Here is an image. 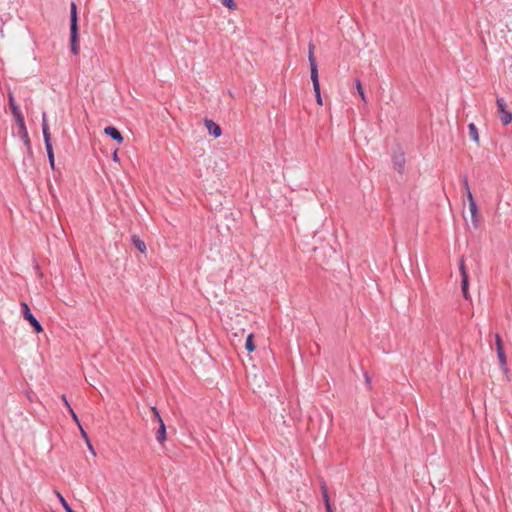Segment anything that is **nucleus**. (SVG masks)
Masks as SVG:
<instances>
[{"label": "nucleus", "instance_id": "obj_1", "mask_svg": "<svg viewBox=\"0 0 512 512\" xmlns=\"http://www.w3.org/2000/svg\"><path fill=\"white\" fill-rule=\"evenodd\" d=\"M70 49L73 55L79 54V26L77 5L72 2L70 8Z\"/></svg>", "mask_w": 512, "mask_h": 512}, {"label": "nucleus", "instance_id": "obj_2", "mask_svg": "<svg viewBox=\"0 0 512 512\" xmlns=\"http://www.w3.org/2000/svg\"><path fill=\"white\" fill-rule=\"evenodd\" d=\"M42 134L45 144V149L47 152L48 161L52 170H55V156L53 151V146L51 142V133L48 126L47 114L46 112L42 113Z\"/></svg>", "mask_w": 512, "mask_h": 512}, {"label": "nucleus", "instance_id": "obj_4", "mask_svg": "<svg viewBox=\"0 0 512 512\" xmlns=\"http://www.w3.org/2000/svg\"><path fill=\"white\" fill-rule=\"evenodd\" d=\"M21 311L23 314V318L29 322V324L33 327L36 333H41L43 331V327L41 323L36 319V317L32 314L29 305L26 302L21 303Z\"/></svg>", "mask_w": 512, "mask_h": 512}, {"label": "nucleus", "instance_id": "obj_17", "mask_svg": "<svg viewBox=\"0 0 512 512\" xmlns=\"http://www.w3.org/2000/svg\"><path fill=\"white\" fill-rule=\"evenodd\" d=\"M245 348L248 352H253L256 349V346L254 343V335L252 333L249 334L246 338Z\"/></svg>", "mask_w": 512, "mask_h": 512}, {"label": "nucleus", "instance_id": "obj_5", "mask_svg": "<svg viewBox=\"0 0 512 512\" xmlns=\"http://www.w3.org/2000/svg\"><path fill=\"white\" fill-rule=\"evenodd\" d=\"M16 124L18 126V129H19V135L27 149V153L29 155H32L33 154V151H32V145H31V141H30V138H29V135H28V131H27V128H26V125H25V121H24V117H21L19 119H16Z\"/></svg>", "mask_w": 512, "mask_h": 512}, {"label": "nucleus", "instance_id": "obj_14", "mask_svg": "<svg viewBox=\"0 0 512 512\" xmlns=\"http://www.w3.org/2000/svg\"><path fill=\"white\" fill-rule=\"evenodd\" d=\"M156 440L160 444H163L166 441V425L164 421H161V423H159V427L156 431Z\"/></svg>", "mask_w": 512, "mask_h": 512}, {"label": "nucleus", "instance_id": "obj_26", "mask_svg": "<svg viewBox=\"0 0 512 512\" xmlns=\"http://www.w3.org/2000/svg\"><path fill=\"white\" fill-rule=\"evenodd\" d=\"M314 50H315V45L312 42H310L308 45V61L309 62H310V55L315 56Z\"/></svg>", "mask_w": 512, "mask_h": 512}, {"label": "nucleus", "instance_id": "obj_10", "mask_svg": "<svg viewBox=\"0 0 512 512\" xmlns=\"http://www.w3.org/2000/svg\"><path fill=\"white\" fill-rule=\"evenodd\" d=\"M104 134L110 137L111 139L115 140L118 144H121L124 141L121 132L114 126L105 127Z\"/></svg>", "mask_w": 512, "mask_h": 512}, {"label": "nucleus", "instance_id": "obj_33", "mask_svg": "<svg viewBox=\"0 0 512 512\" xmlns=\"http://www.w3.org/2000/svg\"><path fill=\"white\" fill-rule=\"evenodd\" d=\"M113 160H114L115 162L119 161L117 151H115V152L113 153Z\"/></svg>", "mask_w": 512, "mask_h": 512}, {"label": "nucleus", "instance_id": "obj_20", "mask_svg": "<svg viewBox=\"0 0 512 512\" xmlns=\"http://www.w3.org/2000/svg\"><path fill=\"white\" fill-rule=\"evenodd\" d=\"M461 291H462L463 297L466 300H468L470 298V294H469V279L461 280Z\"/></svg>", "mask_w": 512, "mask_h": 512}, {"label": "nucleus", "instance_id": "obj_7", "mask_svg": "<svg viewBox=\"0 0 512 512\" xmlns=\"http://www.w3.org/2000/svg\"><path fill=\"white\" fill-rule=\"evenodd\" d=\"M469 203V210L471 214V221L474 226V228H478L479 226V217H478V207L476 204V201L472 195V193H469V197L467 198Z\"/></svg>", "mask_w": 512, "mask_h": 512}, {"label": "nucleus", "instance_id": "obj_27", "mask_svg": "<svg viewBox=\"0 0 512 512\" xmlns=\"http://www.w3.org/2000/svg\"><path fill=\"white\" fill-rule=\"evenodd\" d=\"M152 411H153L155 419L158 421V423H161V421H163V419L161 418L160 412L157 410L156 407H152Z\"/></svg>", "mask_w": 512, "mask_h": 512}, {"label": "nucleus", "instance_id": "obj_21", "mask_svg": "<svg viewBox=\"0 0 512 512\" xmlns=\"http://www.w3.org/2000/svg\"><path fill=\"white\" fill-rule=\"evenodd\" d=\"M355 87H356L357 92H358L359 96L361 97L362 101L364 103H366L367 102L366 95H365L364 89L362 87L361 81L359 79H356Z\"/></svg>", "mask_w": 512, "mask_h": 512}, {"label": "nucleus", "instance_id": "obj_8", "mask_svg": "<svg viewBox=\"0 0 512 512\" xmlns=\"http://www.w3.org/2000/svg\"><path fill=\"white\" fill-rule=\"evenodd\" d=\"M310 78L313 84V88L320 87L319 83V72L315 56L310 55Z\"/></svg>", "mask_w": 512, "mask_h": 512}, {"label": "nucleus", "instance_id": "obj_31", "mask_svg": "<svg viewBox=\"0 0 512 512\" xmlns=\"http://www.w3.org/2000/svg\"><path fill=\"white\" fill-rule=\"evenodd\" d=\"M60 398H61V400L63 401V403H64V405L66 407H68L70 405V403H69V401H68V399H67L65 394H62Z\"/></svg>", "mask_w": 512, "mask_h": 512}, {"label": "nucleus", "instance_id": "obj_19", "mask_svg": "<svg viewBox=\"0 0 512 512\" xmlns=\"http://www.w3.org/2000/svg\"><path fill=\"white\" fill-rule=\"evenodd\" d=\"M459 271H460V275H461V280L469 279V275H468V272L466 270V266H465V262H464V258L463 257L459 260Z\"/></svg>", "mask_w": 512, "mask_h": 512}, {"label": "nucleus", "instance_id": "obj_9", "mask_svg": "<svg viewBox=\"0 0 512 512\" xmlns=\"http://www.w3.org/2000/svg\"><path fill=\"white\" fill-rule=\"evenodd\" d=\"M204 125L205 127L207 128L208 130V133L211 135V136H214L215 138H218L221 136L222 134V129L221 127L215 123L213 120L211 119H205L204 120Z\"/></svg>", "mask_w": 512, "mask_h": 512}, {"label": "nucleus", "instance_id": "obj_30", "mask_svg": "<svg viewBox=\"0 0 512 512\" xmlns=\"http://www.w3.org/2000/svg\"><path fill=\"white\" fill-rule=\"evenodd\" d=\"M364 378H365V383L366 385L368 386V388H370V385H371V378L370 376L368 375V373H364Z\"/></svg>", "mask_w": 512, "mask_h": 512}, {"label": "nucleus", "instance_id": "obj_12", "mask_svg": "<svg viewBox=\"0 0 512 512\" xmlns=\"http://www.w3.org/2000/svg\"><path fill=\"white\" fill-rule=\"evenodd\" d=\"M393 165L394 168L402 173L405 167V155L404 153H398L393 155Z\"/></svg>", "mask_w": 512, "mask_h": 512}, {"label": "nucleus", "instance_id": "obj_25", "mask_svg": "<svg viewBox=\"0 0 512 512\" xmlns=\"http://www.w3.org/2000/svg\"><path fill=\"white\" fill-rule=\"evenodd\" d=\"M313 90L315 92V98H316L317 104L322 105V97H321L320 87L313 88Z\"/></svg>", "mask_w": 512, "mask_h": 512}, {"label": "nucleus", "instance_id": "obj_24", "mask_svg": "<svg viewBox=\"0 0 512 512\" xmlns=\"http://www.w3.org/2000/svg\"><path fill=\"white\" fill-rule=\"evenodd\" d=\"M221 3L223 6L227 7L230 10H233L236 8V4L234 0H221Z\"/></svg>", "mask_w": 512, "mask_h": 512}, {"label": "nucleus", "instance_id": "obj_29", "mask_svg": "<svg viewBox=\"0 0 512 512\" xmlns=\"http://www.w3.org/2000/svg\"><path fill=\"white\" fill-rule=\"evenodd\" d=\"M323 499H324L325 506H327V502H330V501H329V496H328L327 490L324 486H323Z\"/></svg>", "mask_w": 512, "mask_h": 512}, {"label": "nucleus", "instance_id": "obj_34", "mask_svg": "<svg viewBox=\"0 0 512 512\" xmlns=\"http://www.w3.org/2000/svg\"><path fill=\"white\" fill-rule=\"evenodd\" d=\"M67 409H68V411H69L70 415H72V412H75V411L73 410V408L71 407V405H69V406L67 407Z\"/></svg>", "mask_w": 512, "mask_h": 512}, {"label": "nucleus", "instance_id": "obj_28", "mask_svg": "<svg viewBox=\"0 0 512 512\" xmlns=\"http://www.w3.org/2000/svg\"><path fill=\"white\" fill-rule=\"evenodd\" d=\"M73 421L78 425L79 429L81 430L82 426L80 424V420L77 416V414L75 412H72V415H71Z\"/></svg>", "mask_w": 512, "mask_h": 512}, {"label": "nucleus", "instance_id": "obj_16", "mask_svg": "<svg viewBox=\"0 0 512 512\" xmlns=\"http://www.w3.org/2000/svg\"><path fill=\"white\" fill-rule=\"evenodd\" d=\"M55 493H56V496H57L60 504L62 505V507L64 508V510L66 512H76L75 510H73L71 508V506L68 504V502L66 501V499L63 497V495L60 492L55 491Z\"/></svg>", "mask_w": 512, "mask_h": 512}, {"label": "nucleus", "instance_id": "obj_3", "mask_svg": "<svg viewBox=\"0 0 512 512\" xmlns=\"http://www.w3.org/2000/svg\"><path fill=\"white\" fill-rule=\"evenodd\" d=\"M497 112L499 118L504 126L508 125L512 121V112L507 109V104L504 98H496Z\"/></svg>", "mask_w": 512, "mask_h": 512}, {"label": "nucleus", "instance_id": "obj_22", "mask_svg": "<svg viewBox=\"0 0 512 512\" xmlns=\"http://www.w3.org/2000/svg\"><path fill=\"white\" fill-rule=\"evenodd\" d=\"M80 433H81V436L84 438L89 451L95 456L96 452H95V450H94V448H93V446H92V444H91V442L89 440V437H88L87 433L84 431L83 428H81Z\"/></svg>", "mask_w": 512, "mask_h": 512}, {"label": "nucleus", "instance_id": "obj_18", "mask_svg": "<svg viewBox=\"0 0 512 512\" xmlns=\"http://www.w3.org/2000/svg\"><path fill=\"white\" fill-rule=\"evenodd\" d=\"M459 271H460V275H461V280L469 279V275H468V272L466 270V266H465V262H464V258L463 257L459 260Z\"/></svg>", "mask_w": 512, "mask_h": 512}, {"label": "nucleus", "instance_id": "obj_32", "mask_svg": "<svg viewBox=\"0 0 512 512\" xmlns=\"http://www.w3.org/2000/svg\"><path fill=\"white\" fill-rule=\"evenodd\" d=\"M327 512H333L330 502H327V506H325Z\"/></svg>", "mask_w": 512, "mask_h": 512}, {"label": "nucleus", "instance_id": "obj_13", "mask_svg": "<svg viewBox=\"0 0 512 512\" xmlns=\"http://www.w3.org/2000/svg\"><path fill=\"white\" fill-rule=\"evenodd\" d=\"M131 241L137 251H139L140 253L146 252V244L142 239H140L138 235H132Z\"/></svg>", "mask_w": 512, "mask_h": 512}, {"label": "nucleus", "instance_id": "obj_15", "mask_svg": "<svg viewBox=\"0 0 512 512\" xmlns=\"http://www.w3.org/2000/svg\"><path fill=\"white\" fill-rule=\"evenodd\" d=\"M468 132H469V136H470L471 140L474 141L475 143H478L479 142V134H478L477 127L475 126L474 123H470L468 125Z\"/></svg>", "mask_w": 512, "mask_h": 512}, {"label": "nucleus", "instance_id": "obj_6", "mask_svg": "<svg viewBox=\"0 0 512 512\" xmlns=\"http://www.w3.org/2000/svg\"><path fill=\"white\" fill-rule=\"evenodd\" d=\"M495 345H496V352H497V357H498L499 363H500L501 367H503L504 370L507 371L508 369L506 368V364H507L506 354L504 351L502 339L499 334L495 335Z\"/></svg>", "mask_w": 512, "mask_h": 512}, {"label": "nucleus", "instance_id": "obj_23", "mask_svg": "<svg viewBox=\"0 0 512 512\" xmlns=\"http://www.w3.org/2000/svg\"><path fill=\"white\" fill-rule=\"evenodd\" d=\"M462 183H463V187H464L465 192H466V197L468 198L469 197V193H472V192L470 190L468 178H467L466 175L462 176Z\"/></svg>", "mask_w": 512, "mask_h": 512}, {"label": "nucleus", "instance_id": "obj_11", "mask_svg": "<svg viewBox=\"0 0 512 512\" xmlns=\"http://www.w3.org/2000/svg\"><path fill=\"white\" fill-rule=\"evenodd\" d=\"M8 99H9V107H10V110H11L13 116H14V119L16 120V119H19L21 117H24L23 114L20 111V108H19L18 104L15 101L13 93L9 92Z\"/></svg>", "mask_w": 512, "mask_h": 512}]
</instances>
